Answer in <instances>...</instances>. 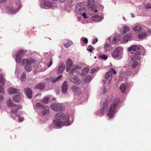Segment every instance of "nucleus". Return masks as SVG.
I'll return each mask as SVG.
<instances>
[{
  "label": "nucleus",
  "mask_w": 151,
  "mask_h": 151,
  "mask_svg": "<svg viewBox=\"0 0 151 151\" xmlns=\"http://www.w3.org/2000/svg\"><path fill=\"white\" fill-rule=\"evenodd\" d=\"M56 118L53 122L55 126L60 127L64 125L68 126L71 124L69 121V116L68 115H63L62 112H59L56 114Z\"/></svg>",
  "instance_id": "f257e3e1"
},
{
  "label": "nucleus",
  "mask_w": 151,
  "mask_h": 151,
  "mask_svg": "<svg viewBox=\"0 0 151 151\" xmlns=\"http://www.w3.org/2000/svg\"><path fill=\"white\" fill-rule=\"evenodd\" d=\"M113 103L111 104L108 113L107 115L110 118L113 117L116 113V109L119 105L120 101L119 99L118 98H114L112 99Z\"/></svg>",
  "instance_id": "f03ea898"
},
{
  "label": "nucleus",
  "mask_w": 151,
  "mask_h": 151,
  "mask_svg": "<svg viewBox=\"0 0 151 151\" xmlns=\"http://www.w3.org/2000/svg\"><path fill=\"white\" fill-rule=\"evenodd\" d=\"M111 54L112 57L114 59L117 60L121 59L123 54V48L121 47L115 48Z\"/></svg>",
  "instance_id": "7ed1b4c3"
},
{
  "label": "nucleus",
  "mask_w": 151,
  "mask_h": 151,
  "mask_svg": "<svg viewBox=\"0 0 151 151\" xmlns=\"http://www.w3.org/2000/svg\"><path fill=\"white\" fill-rule=\"evenodd\" d=\"M103 101L104 102L102 104V106L100 111L96 112V114L99 116H102L104 112L107 111L108 109V101L105 98L101 100V102Z\"/></svg>",
  "instance_id": "20e7f679"
},
{
  "label": "nucleus",
  "mask_w": 151,
  "mask_h": 151,
  "mask_svg": "<svg viewBox=\"0 0 151 151\" xmlns=\"http://www.w3.org/2000/svg\"><path fill=\"white\" fill-rule=\"evenodd\" d=\"M138 65V63L136 61H134L132 65V66L126 71V73L128 75L134 76L135 74L138 72V69L137 68Z\"/></svg>",
  "instance_id": "39448f33"
},
{
  "label": "nucleus",
  "mask_w": 151,
  "mask_h": 151,
  "mask_svg": "<svg viewBox=\"0 0 151 151\" xmlns=\"http://www.w3.org/2000/svg\"><path fill=\"white\" fill-rule=\"evenodd\" d=\"M34 60L32 59H25L23 60L22 62V65L24 66L25 70L27 72L30 71L31 70V64L34 62Z\"/></svg>",
  "instance_id": "423d86ee"
},
{
  "label": "nucleus",
  "mask_w": 151,
  "mask_h": 151,
  "mask_svg": "<svg viewBox=\"0 0 151 151\" xmlns=\"http://www.w3.org/2000/svg\"><path fill=\"white\" fill-rule=\"evenodd\" d=\"M36 106L40 110L41 115L45 116L49 114V108L48 107L44 106L40 103H36Z\"/></svg>",
  "instance_id": "0eeeda50"
},
{
  "label": "nucleus",
  "mask_w": 151,
  "mask_h": 151,
  "mask_svg": "<svg viewBox=\"0 0 151 151\" xmlns=\"http://www.w3.org/2000/svg\"><path fill=\"white\" fill-rule=\"evenodd\" d=\"M14 1L16 6L8 8L9 13L11 14H15L22 7L21 2L19 0H15Z\"/></svg>",
  "instance_id": "6e6552de"
},
{
  "label": "nucleus",
  "mask_w": 151,
  "mask_h": 151,
  "mask_svg": "<svg viewBox=\"0 0 151 151\" xmlns=\"http://www.w3.org/2000/svg\"><path fill=\"white\" fill-rule=\"evenodd\" d=\"M57 6L56 3L50 2L48 0L44 1L43 4L41 5V7L44 9L47 8L54 9Z\"/></svg>",
  "instance_id": "1a4fd4ad"
},
{
  "label": "nucleus",
  "mask_w": 151,
  "mask_h": 151,
  "mask_svg": "<svg viewBox=\"0 0 151 151\" xmlns=\"http://www.w3.org/2000/svg\"><path fill=\"white\" fill-rule=\"evenodd\" d=\"M50 107L52 110L56 111H62L63 109L62 104L54 103L51 105Z\"/></svg>",
  "instance_id": "9d476101"
},
{
  "label": "nucleus",
  "mask_w": 151,
  "mask_h": 151,
  "mask_svg": "<svg viewBox=\"0 0 151 151\" xmlns=\"http://www.w3.org/2000/svg\"><path fill=\"white\" fill-rule=\"evenodd\" d=\"M25 53V51L23 50H18L16 55V61L17 63H20L21 61L22 58L23 56Z\"/></svg>",
  "instance_id": "9b49d317"
},
{
  "label": "nucleus",
  "mask_w": 151,
  "mask_h": 151,
  "mask_svg": "<svg viewBox=\"0 0 151 151\" xmlns=\"http://www.w3.org/2000/svg\"><path fill=\"white\" fill-rule=\"evenodd\" d=\"M69 79L71 83L76 85H79L81 83L80 79L75 75H70L69 77Z\"/></svg>",
  "instance_id": "f8f14e48"
},
{
  "label": "nucleus",
  "mask_w": 151,
  "mask_h": 151,
  "mask_svg": "<svg viewBox=\"0 0 151 151\" xmlns=\"http://www.w3.org/2000/svg\"><path fill=\"white\" fill-rule=\"evenodd\" d=\"M112 78V73L111 71L107 72L105 75V79L103 81L104 84L107 83L109 84L111 81Z\"/></svg>",
  "instance_id": "ddd939ff"
},
{
  "label": "nucleus",
  "mask_w": 151,
  "mask_h": 151,
  "mask_svg": "<svg viewBox=\"0 0 151 151\" xmlns=\"http://www.w3.org/2000/svg\"><path fill=\"white\" fill-rule=\"evenodd\" d=\"M44 57L46 59H50L49 63H48V62H47V66L48 67H50L52 64V60L51 59L52 55H51V53L49 52L45 53L44 54Z\"/></svg>",
  "instance_id": "4468645a"
},
{
  "label": "nucleus",
  "mask_w": 151,
  "mask_h": 151,
  "mask_svg": "<svg viewBox=\"0 0 151 151\" xmlns=\"http://www.w3.org/2000/svg\"><path fill=\"white\" fill-rule=\"evenodd\" d=\"M68 87V82L65 81L63 83L61 87V91L64 94H66L67 93Z\"/></svg>",
  "instance_id": "2eb2a0df"
},
{
  "label": "nucleus",
  "mask_w": 151,
  "mask_h": 151,
  "mask_svg": "<svg viewBox=\"0 0 151 151\" xmlns=\"http://www.w3.org/2000/svg\"><path fill=\"white\" fill-rule=\"evenodd\" d=\"M5 80L4 76L1 74H0V83L1 85L0 86V93H3L4 92V88L2 86L5 83Z\"/></svg>",
  "instance_id": "dca6fc26"
},
{
  "label": "nucleus",
  "mask_w": 151,
  "mask_h": 151,
  "mask_svg": "<svg viewBox=\"0 0 151 151\" xmlns=\"http://www.w3.org/2000/svg\"><path fill=\"white\" fill-rule=\"evenodd\" d=\"M95 2V0H88V6L89 8L92 9L93 11L94 10V12L96 13L98 11L96 9L95 10V6L94 5Z\"/></svg>",
  "instance_id": "f3484780"
},
{
  "label": "nucleus",
  "mask_w": 151,
  "mask_h": 151,
  "mask_svg": "<svg viewBox=\"0 0 151 151\" xmlns=\"http://www.w3.org/2000/svg\"><path fill=\"white\" fill-rule=\"evenodd\" d=\"M24 91L27 97L29 99H31L32 96V91L29 88H25L24 89Z\"/></svg>",
  "instance_id": "a211bd4d"
},
{
  "label": "nucleus",
  "mask_w": 151,
  "mask_h": 151,
  "mask_svg": "<svg viewBox=\"0 0 151 151\" xmlns=\"http://www.w3.org/2000/svg\"><path fill=\"white\" fill-rule=\"evenodd\" d=\"M75 11L78 14L81 15L84 11V9L81 7L80 4H78L75 6Z\"/></svg>",
  "instance_id": "6ab92c4d"
},
{
  "label": "nucleus",
  "mask_w": 151,
  "mask_h": 151,
  "mask_svg": "<svg viewBox=\"0 0 151 151\" xmlns=\"http://www.w3.org/2000/svg\"><path fill=\"white\" fill-rule=\"evenodd\" d=\"M141 53V52L138 51L134 53H133V55L131 58L132 61H134L135 60H139L140 58V55Z\"/></svg>",
  "instance_id": "aec40b11"
},
{
  "label": "nucleus",
  "mask_w": 151,
  "mask_h": 151,
  "mask_svg": "<svg viewBox=\"0 0 151 151\" xmlns=\"http://www.w3.org/2000/svg\"><path fill=\"white\" fill-rule=\"evenodd\" d=\"M65 69V65L63 62H61L58 66L57 73L58 74L61 73Z\"/></svg>",
  "instance_id": "412c9836"
},
{
  "label": "nucleus",
  "mask_w": 151,
  "mask_h": 151,
  "mask_svg": "<svg viewBox=\"0 0 151 151\" xmlns=\"http://www.w3.org/2000/svg\"><path fill=\"white\" fill-rule=\"evenodd\" d=\"M66 64L67 65L66 71H69L73 66V63L71 59H69L67 60Z\"/></svg>",
  "instance_id": "4be33fe9"
},
{
  "label": "nucleus",
  "mask_w": 151,
  "mask_h": 151,
  "mask_svg": "<svg viewBox=\"0 0 151 151\" xmlns=\"http://www.w3.org/2000/svg\"><path fill=\"white\" fill-rule=\"evenodd\" d=\"M139 47L137 45H134L128 48L127 50L129 51H131V53L133 54L137 50H139Z\"/></svg>",
  "instance_id": "5701e85b"
},
{
  "label": "nucleus",
  "mask_w": 151,
  "mask_h": 151,
  "mask_svg": "<svg viewBox=\"0 0 151 151\" xmlns=\"http://www.w3.org/2000/svg\"><path fill=\"white\" fill-rule=\"evenodd\" d=\"M21 95L20 93V92H18L17 93L15 94L14 95L13 97V99L14 101L16 102H19L20 100L21 97Z\"/></svg>",
  "instance_id": "b1692460"
},
{
  "label": "nucleus",
  "mask_w": 151,
  "mask_h": 151,
  "mask_svg": "<svg viewBox=\"0 0 151 151\" xmlns=\"http://www.w3.org/2000/svg\"><path fill=\"white\" fill-rule=\"evenodd\" d=\"M71 89L76 94H79L81 93V90L79 87L75 86H73L71 87Z\"/></svg>",
  "instance_id": "393cba45"
},
{
  "label": "nucleus",
  "mask_w": 151,
  "mask_h": 151,
  "mask_svg": "<svg viewBox=\"0 0 151 151\" xmlns=\"http://www.w3.org/2000/svg\"><path fill=\"white\" fill-rule=\"evenodd\" d=\"M104 19L103 17L96 15L94 16L92 18L93 21H95L96 22H99L101 21Z\"/></svg>",
  "instance_id": "a878e982"
},
{
  "label": "nucleus",
  "mask_w": 151,
  "mask_h": 151,
  "mask_svg": "<svg viewBox=\"0 0 151 151\" xmlns=\"http://www.w3.org/2000/svg\"><path fill=\"white\" fill-rule=\"evenodd\" d=\"M15 108V109H11V112L14 114H16L18 111L20 109H22V107L20 105L16 106L15 105V106L14 107Z\"/></svg>",
  "instance_id": "bb28decb"
},
{
  "label": "nucleus",
  "mask_w": 151,
  "mask_h": 151,
  "mask_svg": "<svg viewBox=\"0 0 151 151\" xmlns=\"http://www.w3.org/2000/svg\"><path fill=\"white\" fill-rule=\"evenodd\" d=\"M17 91L19 92V91L13 87L10 88L8 90V93L10 94H12L14 93L16 94Z\"/></svg>",
  "instance_id": "cd10ccee"
},
{
  "label": "nucleus",
  "mask_w": 151,
  "mask_h": 151,
  "mask_svg": "<svg viewBox=\"0 0 151 151\" xmlns=\"http://www.w3.org/2000/svg\"><path fill=\"white\" fill-rule=\"evenodd\" d=\"M119 37L118 36L114 37L113 40L112 41L110 40L111 38L109 37L108 39V40L110 41V42L111 44H113L116 42H118L119 41Z\"/></svg>",
  "instance_id": "c85d7f7f"
},
{
  "label": "nucleus",
  "mask_w": 151,
  "mask_h": 151,
  "mask_svg": "<svg viewBox=\"0 0 151 151\" xmlns=\"http://www.w3.org/2000/svg\"><path fill=\"white\" fill-rule=\"evenodd\" d=\"M7 106L10 108H12L15 106V104L12 102L10 98L7 101Z\"/></svg>",
  "instance_id": "c756f323"
},
{
  "label": "nucleus",
  "mask_w": 151,
  "mask_h": 151,
  "mask_svg": "<svg viewBox=\"0 0 151 151\" xmlns=\"http://www.w3.org/2000/svg\"><path fill=\"white\" fill-rule=\"evenodd\" d=\"M111 49V47L110 45L106 44L104 47V51L105 52H109Z\"/></svg>",
  "instance_id": "7c9ffc66"
},
{
  "label": "nucleus",
  "mask_w": 151,
  "mask_h": 151,
  "mask_svg": "<svg viewBox=\"0 0 151 151\" xmlns=\"http://www.w3.org/2000/svg\"><path fill=\"white\" fill-rule=\"evenodd\" d=\"M45 86L44 83H39L35 86V88L40 90H42L44 89Z\"/></svg>",
  "instance_id": "2f4dec72"
},
{
  "label": "nucleus",
  "mask_w": 151,
  "mask_h": 151,
  "mask_svg": "<svg viewBox=\"0 0 151 151\" xmlns=\"http://www.w3.org/2000/svg\"><path fill=\"white\" fill-rule=\"evenodd\" d=\"M62 77V75H59L56 78H52L51 80V82L52 83H55L59 81Z\"/></svg>",
  "instance_id": "473e14b6"
},
{
  "label": "nucleus",
  "mask_w": 151,
  "mask_h": 151,
  "mask_svg": "<svg viewBox=\"0 0 151 151\" xmlns=\"http://www.w3.org/2000/svg\"><path fill=\"white\" fill-rule=\"evenodd\" d=\"M89 70V69L88 68H85L84 69H83L82 70L81 73V75L82 76L85 75L88 72Z\"/></svg>",
  "instance_id": "72a5a7b5"
},
{
  "label": "nucleus",
  "mask_w": 151,
  "mask_h": 151,
  "mask_svg": "<svg viewBox=\"0 0 151 151\" xmlns=\"http://www.w3.org/2000/svg\"><path fill=\"white\" fill-rule=\"evenodd\" d=\"M133 30L135 32H138L142 30V28L140 26H136L134 28Z\"/></svg>",
  "instance_id": "f704fd0d"
},
{
  "label": "nucleus",
  "mask_w": 151,
  "mask_h": 151,
  "mask_svg": "<svg viewBox=\"0 0 151 151\" xmlns=\"http://www.w3.org/2000/svg\"><path fill=\"white\" fill-rule=\"evenodd\" d=\"M120 89L122 93H124L126 89V86L125 84L122 83L120 87Z\"/></svg>",
  "instance_id": "c9c22d12"
},
{
  "label": "nucleus",
  "mask_w": 151,
  "mask_h": 151,
  "mask_svg": "<svg viewBox=\"0 0 151 151\" xmlns=\"http://www.w3.org/2000/svg\"><path fill=\"white\" fill-rule=\"evenodd\" d=\"M147 35V34L146 32H144L140 33L139 34L138 36L139 39H142L145 37Z\"/></svg>",
  "instance_id": "e433bc0d"
},
{
  "label": "nucleus",
  "mask_w": 151,
  "mask_h": 151,
  "mask_svg": "<svg viewBox=\"0 0 151 151\" xmlns=\"http://www.w3.org/2000/svg\"><path fill=\"white\" fill-rule=\"evenodd\" d=\"M91 79V76L89 75H88L86 76L85 79H84V81L86 83H88L89 82Z\"/></svg>",
  "instance_id": "4c0bfd02"
},
{
  "label": "nucleus",
  "mask_w": 151,
  "mask_h": 151,
  "mask_svg": "<svg viewBox=\"0 0 151 151\" xmlns=\"http://www.w3.org/2000/svg\"><path fill=\"white\" fill-rule=\"evenodd\" d=\"M73 44V42L71 41H68L67 43L64 44V45L66 47H68Z\"/></svg>",
  "instance_id": "58836bf2"
},
{
  "label": "nucleus",
  "mask_w": 151,
  "mask_h": 151,
  "mask_svg": "<svg viewBox=\"0 0 151 151\" xmlns=\"http://www.w3.org/2000/svg\"><path fill=\"white\" fill-rule=\"evenodd\" d=\"M26 78V73H25L23 72L21 77V80L22 81H24L25 79Z\"/></svg>",
  "instance_id": "ea45409f"
},
{
  "label": "nucleus",
  "mask_w": 151,
  "mask_h": 151,
  "mask_svg": "<svg viewBox=\"0 0 151 151\" xmlns=\"http://www.w3.org/2000/svg\"><path fill=\"white\" fill-rule=\"evenodd\" d=\"M87 50L88 51L91 52L93 50H94V48L93 47H92L91 45H89L88 46Z\"/></svg>",
  "instance_id": "a19ab883"
},
{
  "label": "nucleus",
  "mask_w": 151,
  "mask_h": 151,
  "mask_svg": "<svg viewBox=\"0 0 151 151\" xmlns=\"http://www.w3.org/2000/svg\"><path fill=\"white\" fill-rule=\"evenodd\" d=\"M99 57L101 59L104 60H106L107 59V56L104 54L100 55Z\"/></svg>",
  "instance_id": "79ce46f5"
},
{
  "label": "nucleus",
  "mask_w": 151,
  "mask_h": 151,
  "mask_svg": "<svg viewBox=\"0 0 151 151\" xmlns=\"http://www.w3.org/2000/svg\"><path fill=\"white\" fill-rule=\"evenodd\" d=\"M15 116H16V117H17V119H19L20 122H21L22 121L23 119H24L23 117H20V116L18 115H16ZM14 119L15 120L16 119V118L14 117Z\"/></svg>",
  "instance_id": "37998d69"
},
{
  "label": "nucleus",
  "mask_w": 151,
  "mask_h": 151,
  "mask_svg": "<svg viewBox=\"0 0 151 151\" xmlns=\"http://www.w3.org/2000/svg\"><path fill=\"white\" fill-rule=\"evenodd\" d=\"M81 41H82L84 43L87 44L88 42V40L87 38H84L83 37H82L81 39Z\"/></svg>",
  "instance_id": "c03bdc74"
},
{
  "label": "nucleus",
  "mask_w": 151,
  "mask_h": 151,
  "mask_svg": "<svg viewBox=\"0 0 151 151\" xmlns=\"http://www.w3.org/2000/svg\"><path fill=\"white\" fill-rule=\"evenodd\" d=\"M123 29L124 31V33H126L127 32L129 31V27H128L126 26H124L123 27Z\"/></svg>",
  "instance_id": "a18cd8bd"
},
{
  "label": "nucleus",
  "mask_w": 151,
  "mask_h": 151,
  "mask_svg": "<svg viewBox=\"0 0 151 151\" xmlns=\"http://www.w3.org/2000/svg\"><path fill=\"white\" fill-rule=\"evenodd\" d=\"M99 68L98 67H97L96 68H93L91 70V73H93L94 72H96V71L98 70Z\"/></svg>",
  "instance_id": "49530a36"
},
{
  "label": "nucleus",
  "mask_w": 151,
  "mask_h": 151,
  "mask_svg": "<svg viewBox=\"0 0 151 151\" xmlns=\"http://www.w3.org/2000/svg\"><path fill=\"white\" fill-rule=\"evenodd\" d=\"M49 98L48 97H46L44 99L42 102L44 104L47 103L49 101Z\"/></svg>",
  "instance_id": "de8ad7c7"
},
{
  "label": "nucleus",
  "mask_w": 151,
  "mask_h": 151,
  "mask_svg": "<svg viewBox=\"0 0 151 151\" xmlns=\"http://www.w3.org/2000/svg\"><path fill=\"white\" fill-rule=\"evenodd\" d=\"M145 8L146 9L151 8V4H147L145 5Z\"/></svg>",
  "instance_id": "09e8293b"
},
{
  "label": "nucleus",
  "mask_w": 151,
  "mask_h": 151,
  "mask_svg": "<svg viewBox=\"0 0 151 151\" xmlns=\"http://www.w3.org/2000/svg\"><path fill=\"white\" fill-rule=\"evenodd\" d=\"M4 100V96L3 95L0 94V103L1 102Z\"/></svg>",
  "instance_id": "8fccbe9b"
},
{
  "label": "nucleus",
  "mask_w": 151,
  "mask_h": 151,
  "mask_svg": "<svg viewBox=\"0 0 151 151\" xmlns=\"http://www.w3.org/2000/svg\"><path fill=\"white\" fill-rule=\"evenodd\" d=\"M98 39L97 38L94 39L93 40V41L92 42V43L93 44H95L96 43L98 42Z\"/></svg>",
  "instance_id": "3c124183"
},
{
  "label": "nucleus",
  "mask_w": 151,
  "mask_h": 151,
  "mask_svg": "<svg viewBox=\"0 0 151 151\" xmlns=\"http://www.w3.org/2000/svg\"><path fill=\"white\" fill-rule=\"evenodd\" d=\"M76 69L74 67L73 68V69H72L70 72V74H72L76 70Z\"/></svg>",
  "instance_id": "603ef678"
},
{
  "label": "nucleus",
  "mask_w": 151,
  "mask_h": 151,
  "mask_svg": "<svg viewBox=\"0 0 151 151\" xmlns=\"http://www.w3.org/2000/svg\"><path fill=\"white\" fill-rule=\"evenodd\" d=\"M84 19H86L87 17L86 16V14L85 12L82 13V14Z\"/></svg>",
  "instance_id": "864d4df0"
},
{
  "label": "nucleus",
  "mask_w": 151,
  "mask_h": 151,
  "mask_svg": "<svg viewBox=\"0 0 151 151\" xmlns=\"http://www.w3.org/2000/svg\"><path fill=\"white\" fill-rule=\"evenodd\" d=\"M112 73H113L114 74H115L116 73V70L114 69H112L111 70V72Z\"/></svg>",
  "instance_id": "5fc2aeb1"
},
{
  "label": "nucleus",
  "mask_w": 151,
  "mask_h": 151,
  "mask_svg": "<svg viewBox=\"0 0 151 151\" xmlns=\"http://www.w3.org/2000/svg\"><path fill=\"white\" fill-rule=\"evenodd\" d=\"M74 68H75L76 70L77 69H80L81 68V67L80 66H79L78 65L75 66L74 67Z\"/></svg>",
  "instance_id": "6e6d98bb"
},
{
  "label": "nucleus",
  "mask_w": 151,
  "mask_h": 151,
  "mask_svg": "<svg viewBox=\"0 0 151 151\" xmlns=\"http://www.w3.org/2000/svg\"><path fill=\"white\" fill-rule=\"evenodd\" d=\"M106 89L105 88H104L103 89V94H105L106 92Z\"/></svg>",
  "instance_id": "4d7b16f0"
},
{
  "label": "nucleus",
  "mask_w": 151,
  "mask_h": 151,
  "mask_svg": "<svg viewBox=\"0 0 151 151\" xmlns=\"http://www.w3.org/2000/svg\"><path fill=\"white\" fill-rule=\"evenodd\" d=\"M81 19V17H78L77 18V20L78 21H80Z\"/></svg>",
  "instance_id": "13d9d810"
},
{
  "label": "nucleus",
  "mask_w": 151,
  "mask_h": 151,
  "mask_svg": "<svg viewBox=\"0 0 151 151\" xmlns=\"http://www.w3.org/2000/svg\"><path fill=\"white\" fill-rule=\"evenodd\" d=\"M61 3H63L65 0H58Z\"/></svg>",
  "instance_id": "bf43d9fd"
},
{
  "label": "nucleus",
  "mask_w": 151,
  "mask_h": 151,
  "mask_svg": "<svg viewBox=\"0 0 151 151\" xmlns=\"http://www.w3.org/2000/svg\"><path fill=\"white\" fill-rule=\"evenodd\" d=\"M56 93L57 94H58L59 93V90H56L55 91Z\"/></svg>",
  "instance_id": "052dcab7"
},
{
  "label": "nucleus",
  "mask_w": 151,
  "mask_h": 151,
  "mask_svg": "<svg viewBox=\"0 0 151 151\" xmlns=\"http://www.w3.org/2000/svg\"><path fill=\"white\" fill-rule=\"evenodd\" d=\"M6 0H0V3H2Z\"/></svg>",
  "instance_id": "680f3d73"
},
{
  "label": "nucleus",
  "mask_w": 151,
  "mask_h": 151,
  "mask_svg": "<svg viewBox=\"0 0 151 151\" xmlns=\"http://www.w3.org/2000/svg\"><path fill=\"white\" fill-rule=\"evenodd\" d=\"M128 42V40H124V42Z\"/></svg>",
  "instance_id": "e2e57ef3"
},
{
  "label": "nucleus",
  "mask_w": 151,
  "mask_h": 151,
  "mask_svg": "<svg viewBox=\"0 0 151 151\" xmlns=\"http://www.w3.org/2000/svg\"><path fill=\"white\" fill-rule=\"evenodd\" d=\"M131 14V15H132V18H133V17H134V14H133L132 13V14Z\"/></svg>",
  "instance_id": "0e129e2a"
},
{
  "label": "nucleus",
  "mask_w": 151,
  "mask_h": 151,
  "mask_svg": "<svg viewBox=\"0 0 151 151\" xmlns=\"http://www.w3.org/2000/svg\"><path fill=\"white\" fill-rule=\"evenodd\" d=\"M148 32L149 33H151V29H149L148 30Z\"/></svg>",
  "instance_id": "69168bd1"
},
{
  "label": "nucleus",
  "mask_w": 151,
  "mask_h": 151,
  "mask_svg": "<svg viewBox=\"0 0 151 151\" xmlns=\"http://www.w3.org/2000/svg\"><path fill=\"white\" fill-rule=\"evenodd\" d=\"M123 19H124V20H125V17H123Z\"/></svg>",
  "instance_id": "338daca9"
},
{
  "label": "nucleus",
  "mask_w": 151,
  "mask_h": 151,
  "mask_svg": "<svg viewBox=\"0 0 151 151\" xmlns=\"http://www.w3.org/2000/svg\"><path fill=\"white\" fill-rule=\"evenodd\" d=\"M94 58H95V59H96V56H95L94 57Z\"/></svg>",
  "instance_id": "774afa93"
}]
</instances>
